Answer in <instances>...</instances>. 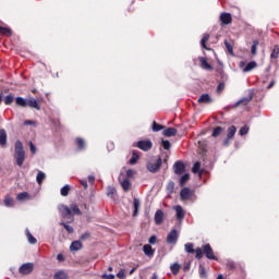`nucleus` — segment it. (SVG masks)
<instances>
[{"mask_svg": "<svg viewBox=\"0 0 279 279\" xmlns=\"http://www.w3.org/2000/svg\"><path fill=\"white\" fill-rule=\"evenodd\" d=\"M76 145H77V148H78L80 150L86 148V143L84 142V140H83L82 137H77V138H76Z\"/></svg>", "mask_w": 279, "mask_h": 279, "instance_id": "nucleus-36", "label": "nucleus"}, {"mask_svg": "<svg viewBox=\"0 0 279 279\" xmlns=\"http://www.w3.org/2000/svg\"><path fill=\"white\" fill-rule=\"evenodd\" d=\"M27 106H29V108H35V110H40V104H38L36 98H29L27 100Z\"/></svg>", "mask_w": 279, "mask_h": 279, "instance_id": "nucleus-18", "label": "nucleus"}, {"mask_svg": "<svg viewBox=\"0 0 279 279\" xmlns=\"http://www.w3.org/2000/svg\"><path fill=\"white\" fill-rule=\"evenodd\" d=\"M136 173V171L132 170V169H129L126 171V178H133V175Z\"/></svg>", "mask_w": 279, "mask_h": 279, "instance_id": "nucleus-56", "label": "nucleus"}, {"mask_svg": "<svg viewBox=\"0 0 279 279\" xmlns=\"http://www.w3.org/2000/svg\"><path fill=\"white\" fill-rule=\"evenodd\" d=\"M162 221H165V211H162V209H158L155 213V223L156 226H162Z\"/></svg>", "mask_w": 279, "mask_h": 279, "instance_id": "nucleus-10", "label": "nucleus"}, {"mask_svg": "<svg viewBox=\"0 0 279 279\" xmlns=\"http://www.w3.org/2000/svg\"><path fill=\"white\" fill-rule=\"evenodd\" d=\"M253 69H256V61L248 62L246 66L243 68V73H250Z\"/></svg>", "mask_w": 279, "mask_h": 279, "instance_id": "nucleus-24", "label": "nucleus"}, {"mask_svg": "<svg viewBox=\"0 0 279 279\" xmlns=\"http://www.w3.org/2000/svg\"><path fill=\"white\" fill-rule=\"evenodd\" d=\"M57 260H59V263L64 262V255H62V253L57 255Z\"/></svg>", "mask_w": 279, "mask_h": 279, "instance_id": "nucleus-59", "label": "nucleus"}, {"mask_svg": "<svg viewBox=\"0 0 279 279\" xmlns=\"http://www.w3.org/2000/svg\"><path fill=\"white\" fill-rule=\"evenodd\" d=\"M107 195L111 198L114 199V195H117V189L109 186L107 190Z\"/></svg>", "mask_w": 279, "mask_h": 279, "instance_id": "nucleus-38", "label": "nucleus"}, {"mask_svg": "<svg viewBox=\"0 0 279 279\" xmlns=\"http://www.w3.org/2000/svg\"><path fill=\"white\" fill-rule=\"evenodd\" d=\"M32 271H34L33 263H25L19 268V272L22 274V276H29Z\"/></svg>", "mask_w": 279, "mask_h": 279, "instance_id": "nucleus-6", "label": "nucleus"}, {"mask_svg": "<svg viewBox=\"0 0 279 279\" xmlns=\"http://www.w3.org/2000/svg\"><path fill=\"white\" fill-rule=\"evenodd\" d=\"M270 58H272L274 60H278L279 58V46L276 45L271 54H270Z\"/></svg>", "mask_w": 279, "mask_h": 279, "instance_id": "nucleus-39", "label": "nucleus"}, {"mask_svg": "<svg viewBox=\"0 0 279 279\" xmlns=\"http://www.w3.org/2000/svg\"><path fill=\"white\" fill-rule=\"evenodd\" d=\"M156 241H158V238L156 235H151L149 239H148V243L150 245H156Z\"/></svg>", "mask_w": 279, "mask_h": 279, "instance_id": "nucleus-54", "label": "nucleus"}, {"mask_svg": "<svg viewBox=\"0 0 279 279\" xmlns=\"http://www.w3.org/2000/svg\"><path fill=\"white\" fill-rule=\"evenodd\" d=\"M16 106H20L21 108H27V99L19 96L15 98Z\"/></svg>", "mask_w": 279, "mask_h": 279, "instance_id": "nucleus-21", "label": "nucleus"}, {"mask_svg": "<svg viewBox=\"0 0 279 279\" xmlns=\"http://www.w3.org/2000/svg\"><path fill=\"white\" fill-rule=\"evenodd\" d=\"M17 202H25V199H29V193L27 192H22L16 195Z\"/></svg>", "mask_w": 279, "mask_h": 279, "instance_id": "nucleus-30", "label": "nucleus"}, {"mask_svg": "<svg viewBox=\"0 0 279 279\" xmlns=\"http://www.w3.org/2000/svg\"><path fill=\"white\" fill-rule=\"evenodd\" d=\"M26 236H27L28 243H31V245H36L37 240L34 238L32 232H29V229H26Z\"/></svg>", "mask_w": 279, "mask_h": 279, "instance_id": "nucleus-32", "label": "nucleus"}, {"mask_svg": "<svg viewBox=\"0 0 279 279\" xmlns=\"http://www.w3.org/2000/svg\"><path fill=\"white\" fill-rule=\"evenodd\" d=\"M162 134L168 137L175 136V134H178V130L175 128H168L163 130Z\"/></svg>", "mask_w": 279, "mask_h": 279, "instance_id": "nucleus-20", "label": "nucleus"}, {"mask_svg": "<svg viewBox=\"0 0 279 279\" xmlns=\"http://www.w3.org/2000/svg\"><path fill=\"white\" fill-rule=\"evenodd\" d=\"M82 186H84V189H88V181H86L85 179L80 181Z\"/></svg>", "mask_w": 279, "mask_h": 279, "instance_id": "nucleus-61", "label": "nucleus"}, {"mask_svg": "<svg viewBox=\"0 0 279 279\" xmlns=\"http://www.w3.org/2000/svg\"><path fill=\"white\" fill-rule=\"evenodd\" d=\"M198 104H213V98L208 94H202L198 98Z\"/></svg>", "mask_w": 279, "mask_h": 279, "instance_id": "nucleus-14", "label": "nucleus"}, {"mask_svg": "<svg viewBox=\"0 0 279 279\" xmlns=\"http://www.w3.org/2000/svg\"><path fill=\"white\" fill-rule=\"evenodd\" d=\"M167 243L174 245L178 243V229H172L167 236Z\"/></svg>", "mask_w": 279, "mask_h": 279, "instance_id": "nucleus-7", "label": "nucleus"}, {"mask_svg": "<svg viewBox=\"0 0 279 279\" xmlns=\"http://www.w3.org/2000/svg\"><path fill=\"white\" fill-rule=\"evenodd\" d=\"M175 189V183L173 181H169L167 185L168 193H173V190Z\"/></svg>", "mask_w": 279, "mask_h": 279, "instance_id": "nucleus-49", "label": "nucleus"}, {"mask_svg": "<svg viewBox=\"0 0 279 279\" xmlns=\"http://www.w3.org/2000/svg\"><path fill=\"white\" fill-rule=\"evenodd\" d=\"M221 25H230L232 23V14L230 13H221L220 14Z\"/></svg>", "mask_w": 279, "mask_h": 279, "instance_id": "nucleus-11", "label": "nucleus"}, {"mask_svg": "<svg viewBox=\"0 0 279 279\" xmlns=\"http://www.w3.org/2000/svg\"><path fill=\"white\" fill-rule=\"evenodd\" d=\"M133 206H134L133 217H136V215H138V208H141V201L138 198H134Z\"/></svg>", "mask_w": 279, "mask_h": 279, "instance_id": "nucleus-25", "label": "nucleus"}, {"mask_svg": "<svg viewBox=\"0 0 279 279\" xmlns=\"http://www.w3.org/2000/svg\"><path fill=\"white\" fill-rule=\"evenodd\" d=\"M195 245L191 242L184 244V250L187 254H195Z\"/></svg>", "mask_w": 279, "mask_h": 279, "instance_id": "nucleus-26", "label": "nucleus"}, {"mask_svg": "<svg viewBox=\"0 0 279 279\" xmlns=\"http://www.w3.org/2000/svg\"><path fill=\"white\" fill-rule=\"evenodd\" d=\"M160 167H162V158L161 157H157L156 159H151L146 165V169L150 173H158V171H160Z\"/></svg>", "mask_w": 279, "mask_h": 279, "instance_id": "nucleus-3", "label": "nucleus"}, {"mask_svg": "<svg viewBox=\"0 0 279 279\" xmlns=\"http://www.w3.org/2000/svg\"><path fill=\"white\" fill-rule=\"evenodd\" d=\"M190 178H191V177L189 175V173L183 174V175L181 177V179H180V185H181V186H184V184H186V182H189Z\"/></svg>", "mask_w": 279, "mask_h": 279, "instance_id": "nucleus-43", "label": "nucleus"}, {"mask_svg": "<svg viewBox=\"0 0 279 279\" xmlns=\"http://www.w3.org/2000/svg\"><path fill=\"white\" fill-rule=\"evenodd\" d=\"M45 178H47V175L45 174V172L39 171L37 173L36 180H37V184H43Z\"/></svg>", "mask_w": 279, "mask_h": 279, "instance_id": "nucleus-37", "label": "nucleus"}, {"mask_svg": "<svg viewBox=\"0 0 279 279\" xmlns=\"http://www.w3.org/2000/svg\"><path fill=\"white\" fill-rule=\"evenodd\" d=\"M29 147H31V151H32V154H36L37 148H36V145H34V143H33V142H29Z\"/></svg>", "mask_w": 279, "mask_h": 279, "instance_id": "nucleus-55", "label": "nucleus"}, {"mask_svg": "<svg viewBox=\"0 0 279 279\" xmlns=\"http://www.w3.org/2000/svg\"><path fill=\"white\" fill-rule=\"evenodd\" d=\"M227 132H228L227 133L228 138H234V134H236V126L234 125L229 126Z\"/></svg>", "mask_w": 279, "mask_h": 279, "instance_id": "nucleus-27", "label": "nucleus"}, {"mask_svg": "<svg viewBox=\"0 0 279 279\" xmlns=\"http://www.w3.org/2000/svg\"><path fill=\"white\" fill-rule=\"evenodd\" d=\"M8 145V133L5 130H0V147H5Z\"/></svg>", "mask_w": 279, "mask_h": 279, "instance_id": "nucleus-13", "label": "nucleus"}, {"mask_svg": "<svg viewBox=\"0 0 279 279\" xmlns=\"http://www.w3.org/2000/svg\"><path fill=\"white\" fill-rule=\"evenodd\" d=\"M14 158L17 167H23L25 162V149L23 148V142L20 140L15 142Z\"/></svg>", "mask_w": 279, "mask_h": 279, "instance_id": "nucleus-2", "label": "nucleus"}, {"mask_svg": "<svg viewBox=\"0 0 279 279\" xmlns=\"http://www.w3.org/2000/svg\"><path fill=\"white\" fill-rule=\"evenodd\" d=\"M89 184H95V175L90 174L87 177Z\"/></svg>", "mask_w": 279, "mask_h": 279, "instance_id": "nucleus-60", "label": "nucleus"}, {"mask_svg": "<svg viewBox=\"0 0 279 279\" xmlns=\"http://www.w3.org/2000/svg\"><path fill=\"white\" fill-rule=\"evenodd\" d=\"M203 254H205L206 258L208 260H217V256H215V252L213 251V247L210 244H205L203 245Z\"/></svg>", "mask_w": 279, "mask_h": 279, "instance_id": "nucleus-5", "label": "nucleus"}, {"mask_svg": "<svg viewBox=\"0 0 279 279\" xmlns=\"http://www.w3.org/2000/svg\"><path fill=\"white\" fill-rule=\"evenodd\" d=\"M4 206H7V208H13V206H14V198H12V197L7 195L4 197Z\"/></svg>", "mask_w": 279, "mask_h": 279, "instance_id": "nucleus-29", "label": "nucleus"}, {"mask_svg": "<svg viewBox=\"0 0 279 279\" xmlns=\"http://www.w3.org/2000/svg\"><path fill=\"white\" fill-rule=\"evenodd\" d=\"M247 132H250V128L247 125H244L240 129L239 134H240V136H245V134H247Z\"/></svg>", "mask_w": 279, "mask_h": 279, "instance_id": "nucleus-48", "label": "nucleus"}, {"mask_svg": "<svg viewBox=\"0 0 279 279\" xmlns=\"http://www.w3.org/2000/svg\"><path fill=\"white\" fill-rule=\"evenodd\" d=\"M80 239H81V241H86V240L90 239V232H85V233L81 234Z\"/></svg>", "mask_w": 279, "mask_h": 279, "instance_id": "nucleus-53", "label": "nucleus"}, {"mask_svg": "<svg viewBox=\"0 0 279 279\" xmlns=\"http://www.w3.org/2000/svg\"><path fill=\"white\" fill-rule=\"evenodd\" d=\"M69 220L66 222L61 221L60 226H63L64 230H66L68 234H73V232H75V229H73L72 226L69 225Z\"/></svg>", "mask_w": 279, "mask_h": 279, "instance_id": "nucleus-22", "label": "nucleus"}, {"mask_svg": "<svg viewBox=\"0 0 279 279\" xmlns=\"http://www.w3.org/2000/svg\"><path fill=\"white\" fill-rule=\"evenodd\" d=\"M143 252H144V254L146 255V256H148L149 258H151V256H154V250H153V247H151V245H149V244H145L144 246H143Z\"/></svg>", "mask_w": 279, "mask_h": 279, "instance_id": "nucleus-19", "label": "nucleus"}, {"mask_svg": "<svg viewBox=\"0 0 279 279\" xmlns=\"http://www.w3.org/2000/svg\"><path fill=\"white\" fill-rule=\"evenodd\" d=\"M54 279H69V275L64 270H59L54 274Z\"/></svg>", "mask_w": 279, "mask_h": 279, "instance_id": "nucleus-28", "label": "nucleus"}, {"mask_svg": "<svg viewBox=\"0 0 279 279\" xmlns=\"http://www.w3.org/2000/svg\"><path fill=\"white\" fill-rule=\"evenodd\" d=\"M210 38V35L204 34L203 38L201 39V45L204 49H206V43H208V39Z\"/></svg>", "mask_w": 279, "mask_h": 279, "instance_id": "nucleus-45", "label": "nucleus"}, {"mask_svg": "<svg viewBox=\"0 0 279 279\" xmlns=\"http://www.w3.org/2000/svg\"><path fill=\"white\" fill-rule=\"evenodd\" d=\"M117 278H120V279L125 278V272H124L123 270H120V271L117 274Z\"/></svg>", "mask_w": 279, "mask_h": 279, "instance_id": "nucleus-58", "label": "nucleus"}, {"mask_svg": "<svg viewBox=\"0 0 279 279\" xmlns=\"http://www.w3.org/2000/svg\"><path fill=\"white\" fill-rule=\"evenodd\" d=\"M13 101H14V96H12V94H9L8 96L4 97L5 106H10Z\"/></svg>", "mask_w": 279, "mask_h": 279, "instance_id": "nucleus-44", "label": "nucleus"}, {"mask_svg": "<svg viewBox=\"0 0 279 279\" xmlns=\"http://www.w3.org/2000/svg\"><path fill=\"white\" fill-rule=\"evenodd\" d=\"M121 186L124 191V193H128V191H130L131 186H132V183L130 182V179H124L122 182H121Z\"/></svg>", "mask_w": 279, "mask_h": 279, "instance_id": "nucleus-23", "label": "nucleus"}, {"mask_svg": "<svg viewBox=\"0 0 279 279\" xmlns=\"http://www.w3.org/2000/svg\"><path fill=\"white\" fill-rule=\"evenodd\" d=\"M221 132H223V128L217 126L214 129L211 136H214V138H217V136H219Z\"/></svg>", "mask_w": 279, "mask_h": 279, "instance_id": "nucleus-41", "label": "nucleus"}, {"mask_svg": "<svg viewBox=\"0 0 279 279\" xmlns=\"http://www.w3.org/2000/svg\"><path fill=\"white\" fill-rule=\"evenodd\" d=\"M181 266L178 263H174L170 266V271L173 274V276H178L180 274Z\"/></svg>", "mask_w": 279, "mask_h": 279, "instance_id": "nucleus-31", "label": "nucleus"}, {"mask_svg": "<svg viewBox=\"0 0 279 279\" xmlns=\"http://www.w3.org/2000/svg\"><path fill=\"white\" fill-rule=\"evenodd\" d=\"M199 167H202V163H199V161H196L192 168V173H199V175H202L204 171L199 170Z\"/></svg>", "mask_w": 279, "mask_h": 279, "instance_id": "nucleus-33", "label": "nucleus"}, {"mask_svg": "<svg viewBox=\"0 0 279 279\" xmlns=\"http://www.w3.org/2000/svg\"><path fill=\"white\" fill-rule=\"evenodd\" d=\"M230 141H232V138H228V137L223 141L225 147H228L230 145Z\"/></svg>", "mask_w": 279, "mask_h": 279, "instance_id": "nucleus-62", "label": "nucleus"}, {"mask_svg": "<svg viewBox=\"0 0 279 279\" xmlns=\"http://www.w3.org/2000/svg\"><path fill=\"white\" fill-rule=\"evenodd\" d=\"M161 145L163 149H167V150L171 149V142H169V140H162Z\"/></svg>", "mask_w": 279, "mask_h": 279, "instance_id": "nucleus-47", "label": "nucleus"}, {"mask_svg": "<svg viewBox=\"0 0 279 279\" xmlns=\"http://www.w3.org/2000/svg\"><path fill=\"white\" fill-rule=\"evenodd\" d=\"M199 277L206 278V268L204 266H199Z\"/></svg>", "mask_w": 279, "mask_h": 279, "instance_id": "nucleus-52", "label": "nucleus"}, {"mask_svg": "<svg viewBox=\"0 0 279 279\" xmlns=\"http://www.w3.org/2000/svg\"><path fill=\"white\" fill-rule=\"evenodd\" d=\"M69 191H71V186H69V184L64 185L61 189V195L62 197H66L69 195Z\"/></svg>", "mask_w": 279, "mask_h": 279, "instance_id": "nucleus-42", "label": "nucleus"}, {"mask_svg": "<svg viewBox=\"0 0 279 279\" xmlns=\"http://www.w3.org/2000/svg\"><path fill=\"white\" fill-rule=\"evenodd\" d=\"M181 199H191L193 197V192L189 187H183L180 192Z\"/></svg>", "mask_w": 279, "mask_h": 279, "instance_id": "nucleus-12", "label": "nucleus"}, {"mask_svg": "<svg viewBox=\"0 0 279 279\" xmlns=\"http://www.w3.org/2000/svg\"><path fill=\"white\" fill-rule=\"evenodd\" d=\"M256 49H258V40H254V41H253V45H252V47H251V53H252L253 56H256Z\"/></svg>", "mask_w": 279, "mask_h": 279, "instance_id": "nucleus-46", "label": "nucleus"}, {"mask_svg": "<svg viewBox=\"0 0 279 279\" xmlns=\"http://www.w3.org/2000/svg\"><path fill=\"white\" fill-rule=\"evenodd\" d=\"M199 62H201L202 69H205V71H213V65L209 64L206 58L201 57Z\"/></svg>", "mask_w": 279, "mask_h": 279, "instance_id": "nucleus-16", "label": "nucleus"}, {"mask_svg": "<svg viewBox=\"0 0 279 279\" xmlns=\"http://www.w3.org/2000/svg\"><path fill=\"white\" fill-rule=\"evenodd\" d=\"M133 147H137L138 149H142V151H149V149L154 147V143H151V141L149 140H142L133 143Z\"/></svg>", "mask_w": 279, "mask_h": 279, "instance_id": "nucleus-4", "label": "nucleus"}, {"mask_svg": "<svg viewBox=\"0 0 279 279\" xmlns=\"http://www.w3.org/2000/svg\"><path fill=\"white\" fill-rule=\"evenodd\" d=\"M174 210H175V213H177V219H178L179 221H182V219H184V209L182 208V206L177 205V206L174 207Z\"/></svg>", "mask_w": 279, "mask_h": 279, "instance_id": "nucleus-17", "label": "nucleus"}, {"mask_svg": "<svg viewBox=\"0 0 279 279\" xmlns=\"http://www.w3.org/2000/svg\"><path fill=\"white\" fill-rule=\"evenodd\" d=\"M0 34L2 36H12V29L0 25Z\"/></svg>", "mask_w": 279, "mask_h": 279, "instance_id": "nucleus-35", "label": "nucleus"}, {"mask_svg": "<svg viewBox=\"0 0 279 279\" xmlns=\"http://www.w3.org/2000/svg\"><path fill=\"white\" fill-rule=\"evenodd\" d=\"M252 99H254V93L251 92L247 97H243L235 102V108H239L241 104H243V106H247Z\"/></svg>", "mask_w": 279, "mask_h": 279, "instance_id": "nucleus-9", "label": "nucleus"}, {"mask_svg": "<svg viewBox=\"0 0 279 279\" xmlns=\"http://www.w3.org/2000/svg\"><path fill=\"white\" fill-rule=\"evenodd\" d=\"M82 250V242L80 240L73 241L70 245L71 252H80Z\"/></svg>", "mask_w": 279, "mask_h": 279, "instance_id": "nucleus-15", "label": "nucleus"}, {"mask_svg": "<svg viewBox=\"0 0 279 279\" xmlns=\"http://www.w3.org/2000/svg\"><path fill=\"white\" fill-rule=\"evenodd\" d=\"M138 158H141V155H138L136 150H133L132 158L130 159V165H136V162H138Z\"/></svg>", "mask_w": 279, "mask_h": 279, "instance_id": "nucleus-34", "label": "nucleus"}, {"mask_svg": "<svg viewBox=\"0 0 279 279\" xmlns=\"http://www.w3.org/2000/svg\"><path fill=\"white\" fill-rule=\"evenodd\" d=\"M160 130H165V125L153 122V132H160Z\"/></svg>", "mask_w": 279, "mask_h": 279, "instance_id": "nucleus-40", "label": "nucleus"}, {"mask_svg": "<svg viewBox=\"0 0 279 279\" xmlns=\"http://www.w3.org/2000/svg\"><path fill=\"white\" fill-rule=\"evenodd\" d=\"M58 210L68 223H73V221H75L73 215L82 216V210H80V206H77V204H71L70 207L66 205H59Z\"/></svg>", "mask_w": 279, "mask_h": 279, "instance_id": "nucleus-1", "label": "nucleus"}, {"mask_svg": "<svg viewBox=\"0 0 279 279\" xmlns=\"http://www.w3.org/2000/svg\"><path fill=\"white\" fill-rule=\"evenodd\" d=\"M194 252L196 253V258L199 260L204 254V251H202V248L197 247L196 250H194Z\"/></svg>", "mask_w": 279, "mask_h": 279, "instance_id": "nucleus-51", "label": "nucleus"}, {"mask_svg": "<svg viewBox=\"0 0 279 279\" xmlns=\"http://www.w3.org/2000/svg\"><path fill=\"white\" fill-rule=\"evenodd\" d=\"M24 125H34V121L26 120V121H24Z\"/></svg>", "mask_w": 279, "mask_h": 279, "instance_id": "nucleus-63", "label": "nucleus"}, {"mask_svg": "<svg viewBox=\"0 0 279 279\" xmlns=\"http://www.w3.org/2000/svg\"><path fill=\"white\" fill-rule=\"evenodd\" d=\"M225 47L227 48V51H229L231 53V56L234 53L232 45H230V43H228V40H225Z\"/></svg>", "mask_w": 279, "mask_h": 279, "instance_id": "nucleus-50", "label": "nucleus"}, {"mask_svg": "<svg viewBox=\"0 0 279 279\" xmlns=\"http://www.w3.org/2000/svg\"><path fill=\"white\" fill-rule=\"evenodd\" d=\"M173 170L177 175H182V173H184L185 171L184 162H182L181 160L174 162Z\"/></svg>", "mask_w": 279, "mask_h": 279, "instance_id": "nucleus-8", "label": "nucleus"}, {"mask_svg": "<svg viewBox=\"0 0 279 279\" xmlns=\"http://www.w3.org/2000/svg\"><path fill=\"white\" fill-rule=\"evenodd\" d=\"M101 278H104V279H113V278H114V275H113V274H109V275L104 274V275L101 276Z\"/></svg>", "mask_w": 279, "mask_h": 279, "instance_id": "nucleus-57", "label": "nucleus"}, {"mask_svg": "<svg viewBox=\"0 0 279 279\" xmlns=\"http://www.w3.org/2000/svg\"><path fill=\"white\" fill-rule=\"evenodd\" d=\"M276 84V81H271L270 83H269V85L267 86V88L269 89V88H274V85Z\"/></svg>", "mask_w": 279, "mask_h": 279, "instance_id": "nucleus-64", "label": "nucleus"}]
</instances>
